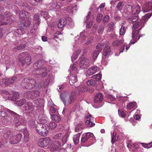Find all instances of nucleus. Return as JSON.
Wrapping results in <instances>:
<instances>
[{
	"label": "nucleus",
	"mask_w": 152,
	"mask_h": 152,
	"mask_svg": "<svg viewBox=\"0 0 152 152\" xmlns=\"http://www.w3.org/2000/svg\"><path fill=\"white\" fill-rule=\"evenodd\" d=\"M6 111L10 113L13 117L14 120L12 119L10 116H7L6 112L1 111L0 112V119L1 120L2 123L4 124L9 125L12 123L15 126H18L20 124H22L23 120L20 118V115L9 109Z\"/></svg>",
	"instance_id": "1"
},
{
	"label": "nucleus",
	"mask_w": 152,
	"mask_h": 152,
	"mask_svg": "<svg viewBox=\"0 0 152 152\" xmlns=\"http://www.w3.org/2000/svg\"><path fill=\"white\" fill-rule=\"evenodd\" d=\"M3 134L4 137L6 139H9L10 143L13 144H17L23 139L21 134L18 133L14 135L12 131L9 129L4 130Z\"/></svg>",
	"instance_id": "2"
},
{
	"label": "nucleus",
	"mask_w": 152,
	"mask_h": 152,
	"mask_svg": "<svg viewBox=\"0 0 152 152\" xmlns=\"http://www.w3.org/2000/svg\"><path fill=\"white\" fill-rule=\"evenodd\" d=\"M18 63L22 65L26 64L29 65L31 63V58L30 55L27 52H23L19 54L18 56Z\"/></svg>",
	"instance_id": "3"
},
{
	"label": "nucleus",
	"mask_w": 152,
	"mask_h": 152,
	"mask_svg": "<svg viewBox=\"0 0 152 152\" xmlns=\"http://www.w3.org/2000/svg\"><path fill=\"white\" fill-rule=\"evenodd\" d=\"M49 130L48 126L46 124H38L37 126L36 127V132L40 135L44 137L47 136Z\"/></svg>",
	"instance_id": "4"
},
{
	"label": "nucleus",
	"mask_w": 152,
	"mask_h": 152,
	"mask_svg": "<svg viewBox=\"0 0 152 152\" xmlns=\"http://www.w3.org/2000/svg\"><path fill=\"white\" fill-rule=\"evenodd\" d=\"M90 141L91 145L95 142L96 140L94 134L91 132H88L83 134L82 136L81 142L83 143H87Z\"/></svg>",
	"instance_id": "5"
},
{
	"label": "nucleus",
	"mask_w": 152,
	"mask_h": 152,
	"mask_svg": "<svg viewBox=\"0 0 152 152\" xmlns=\"http://www.w3.org/2000/svg\"><path fill=\"white\" fill-rule=\"evenodd\" d=\"M36 81L32 78H25L22 83V85L26 88L31 89L36 86Z\"/></svg>",
	"instance_id": "6"
},
{
	"label": "nucleus",
	"mask_w": 152,
	"mask_h": 152,
	"mask_svg": "<svg viewBox=\"0 0 152 152\" xmlns=\"http://www.w3.org/2000/svg\"><path fill=\"white\" fill-rule=\"evenodd\" d=\"M52 142V139L49 137H47L39 139L37 142V145L41 147H47L48 149V147Z\"/></svg>",
	"instance_id": "7"
},
{
	"label": "nucleus",
	"mask_w": 152,
	"mask_h": 152,
	"mask_svg": "<svg viewBox=\"0 0 152 152\" xmlns=\"http://www.w3.org/2000/svg\"><path fill=\"white\" fill-rule=\"evenodd\" d=\"M60 98L64 105L72 103L76 98V96H60Z\"/></svg>",
	"instance_id": "8"
},
{
	"label": "nucleus",
	"mask_w": 152,
	"mask_h": 152,
	"mask_svg": "<svg viewBox=\"0 0 152 152\" xmlns=\"http://www.w3.org/2000/svg\"><path fill=\"white\" fill-rule=\"evenodd\" d=\"M61 145L59 142L56 141L53 142L52 140V142L48 147V149L51 152L56 151L60 149Z\"/></svg>",
	"instance_id": "9"
},
{
	"label": "nucleus",
	"mask_w": 152,
	"mask_h": 152,
	"mask_svg": "<svg viewBox=\"0 0 152 152\" xmlns=\"http://www.w3.org/2000/svg\"><path fill=\"white\" fill-rule=\"evenodd\" d=\"M17 79L16 77H13L11 78H7L6 79H2L0 80V85L7 86L13 83Z\"/></svg>",
	"instance_id": "10"
},
{
	"label": "nucleus",
	"mask_w": 152,
	"mask_h": 152,
	"mask_svg": "<svg viewBox=\"0 0 152 152\" xmlns=\"http://www.w3.org/2000/svg\"><path fill=\"white\" fill-rule=\"evenodd\" d=\"M85 118L86 120V124L88 127H91L95 126V124L94 122V118L91 114H88L86 115Z\"/></svg>",
	"instance_id": "11"
},
{
	"label": "nucleus",
	"mask_w": 152,
	"mask_h": 152,
	"mask_svg": "<svg viewBox=\"0 0 152 152\" xmlns=\"http://www.w3.org/2000/svg\"><path fill=\"white\" fill-rule=\"evenodd\" d=\"M44 61L43 60H39L34 64L33 67L34 69L36 70V74H38L39 71L43 69V67H45L43 66Z\"/></svg>",
	"instance_id": "12"
},
{
	"label": "nucleus",
	"mask_w": 152,
	"mask_h": 152,
	"mask_svg": "<svg viewBox=\"0 0 152 152\" xmlns=\"http://www.w3.org/2000/svg\"><path fill=\"white\" fill-rule=\"evenodd\" d=\"M34 108V107L32 104L30 102H27L24 106L23 110H25L26 113L29 114L32 113Z\"/></svg>",
	"instance_id": "13"
},
{
	"label": "nucleus",
	"mask_w": 152,
	"mask_h": 152,
	"mask_svg": "<svg viewBox=\"0 0 152 152\" xmlns=\"http://www.w3.org/2000/svg\"><path fill=\"white\" fill-rule=\"evenodd\" d=\"M90 61L87 58H84L80 60L79 65L82 69H86L88 67L90 64Z\"/></svg>",
	"instance_id": "14"
},
{
	"label": "nucleus",
	"mask_w": 152,
	"mask_h": 152,
	"mask_svg": "<svg viewBox=\"0 0 152 152\" xmlns=\"http://www.w3.org/2000/svg\"><path fill=\"white\" fill-rule=\"evenodd\" d=\"M141 29V28L139 29L138 31L134 30H132V37L133 40H131L130 42L129 45L131 44H134L137 40H138L140 37L142 36H140L137 39V35L138 34L139 31Z\"/></svg>",
	"instance_id": "15"
},
{
	"label": "nucleus",
	"mask_w": 152,
	"mask_h": 152,
	"mask_svg": "<svg viewBox=\"0 0 152 152\" xmlns=\"http://www.w3.org/2000/svg\"><path fill=\"white\" fill-rule=\"evenodd\" d=\"M152 15V12L151 13H147L143 17V18L140 20V26H141V28H142L144 26L145 23L148 20V19Z\"/></svg>",
	"instance_id": "16"
},
{
	"label": "nucleus",
	"mask_w": 152,
	"mask_h": 152,
	"mask_svg": "<svg viewBox=\"0 0 152 152\" xmlns=\"http://www.w3.org/2000/svg\"><path fill=\"white\" fill-rule=\"evenodd\" d=\"M110 54V47L108 46H106L104 48L102 55V61L105 60L106 57H108Z\"/></svg>",
	"instance_id": "17"
},
{
	"label": "nucleus",
	"mask_w": 152,
	"mask_h": 152,
	"mask_svg": "<svg viewBox=\"0 0 152 152\" xmlns=\"http://www.w3.org/2000/svg\"><path fill=\"white\" fill-rule=\"evenodd\" d=\"M49 5L50 6L51 5V7L52 8H51V9H54L56 10H58L63 6V3L60 1L57 2L56 3L54 2H52L50 3L48 6Z\"/></svg>",
	"instance_id": "18"
},
{
	"label": "nucleus",
	"mask_w": 152,
	"mask_h": 152,
	"mask_svg": "<svg viewBox=\"0 0 152 152\" xmlns=\"http://www.w3.org/2000/svg\"><path fill=\"white\" fill-rule=\"evenodd\" d=\"M23 31V28H20L17 29L16 31H14L10 33L9 35L12 37H18L19 35L23 34L24 33Z\"/></svg>",
	"instance_id": "19"
},
{
	"label": "nucleus",
	"mask_w": 152,
	"mask_h": 152,
	"mask_svg": "<svg viewBox=\"0 0 152 152\" xmlns=\"http://www.w3.org/2000/svg\"><path fill=\"white\" fill-rule=\"evenodd\" d=\"M133 4L129 3L126 4L124 7V12L127 15L129 14L132 15V12Z\"/></svg>",
	"instance_id": "20"
},
{
	"label": "nucleus",
	"mask_w": 152,
	"mask_h": 152,
	"mask_svg": "<svg viewBox=\"0 0 152 152\" xmlns=\"http://www.w3.org/2000/svg\"><path fill=\"white\" fill-rule=\"evenodd\" d=\"M77 10V6H70L67 7L66 11L69 13L73 14H75Z\"/></svg>",
	"instance_id": "21"
},
{
	"label": "nucleus",
	"mask_w": 152,
	"mask_h": 152,
	"mask_svg": "<svg viewBox=\"0 0 152 152\" xmlns=\"http://www.w3.org/2000/svg\"><path fill=\"white\" fill-rule=\"evenodd\" d=\"M132 15H135L138 14L140 11V8L137 5H134L132 7Z\"/></svg>",
	"instance_id": "22"
},
{
	"label": "nucleus",
	"mask_w": 152,
	"mask_h": 152,
	"mask_svg": "<svg viewBox=\"0 0 152 152\" xmlns=\"http://www.w3.org/2000/svg\"><path fill=\"white\" fill-rule=\"evenodd\" d=\"M69 82L71 84L77 82L78 80L77 76L76 75H72L69 77Z\"/></svg>",
	"instance_id": "23"
},
{
	"label": "nucleus",
	"mask_w": 152,
	"mask_h": 152,
	"mask_svg": "<svg viewBox=\"0 0 152 152\" xmlns=\"http://www.w3.org/2000/svg\"><path fill=\"white\" fill-rule=\"evenodd\" d=\"M19 96H4L3 98L6 100H9L12 101H16L19 98Z\"/></svg>",
	"instance_id": "24"
},
{
	"label": "nucleus",
	"mask_w": 152,
	"mask_h": 152,
	"mask_svg": "<svg viewBox=\"0 0 152 152\" xmlns=\"http://www.w3.org/2000/svg\"><path fill=\"white\" fill-rule=\"evenodd\" d=\"M97 67L96 66H93L89 68L87 72V75L88 76H90L95 73L97 71Z\"/></svg>",
	"instance_id": "25"
},
{
	"label": "nucleus",
	"mask_w": 152,
	"mask_h": 152,
	"mask_svg": "<svg viewBox=\"0 0 152 152\" xmlns=\"http://www.w3.org/2000/svg\"><path fill=\"white\" fill-rule=\"evenodd\" d=\"M111 142L112 143H113L117 141L118 139V138L117 135L116 134V132L115 130H114L113 132H111Z\"/></svg>",
	"instance_id": "26"
},
{
	"label": "nucleus",
	"mask_w": 152,
	"mask_h": 152,
	"mask_svg": "<svg viewBox=\"0 0 152 152\" xmlns=\"http://www.w3.org/2000/svg\"><path fill=\"white\" fill-rule=\"evenodd\" d=\"M67 22L65 18L61 19L58 24V26L59 28H62L66 24Z\"/></svg>",
	"instance_id": "27"
},
{
	"label": "nucleus",
	"mask_w": 152,
	"mask_h": 152,
	"mask_svg": "<svg viewBox=\"0 0 152 152\" xmlns=\"http://www.w3.org/2000/svg\"><path fill=\"white\" fill-rule=\"evenodd\" d=\"M137 107V104L135 102H132L129 103L126 106V109L129 110L133 108L135 109Z\"/></svg>",
	"instance_id": "28"
},
{
	"label": "nucleus",
	"mask_w": 152,
	"mask_h": 152,
	"mask_svg": "<svg viewBox=\"0 0 152 152\" xmlns=\"http://www.w3.org/2000/svg\"><path fill=\"white\" fill-rule=\"evenodd\" d=\"M28 13L24 10H22L20 12L19 14V17L20 19L22 20H24L28 15Z\"/></svg>",
	"instance_id": "29"
},
{
	"label": "nucleus",
	"mask_w": 152,
	"mask_h": 152,
	"mask_svg": "<svg viewBox=\"0 0 152 152\" xmlns=\"http://www.w3.org/2000/svg\"><path fill=\"white\" fill-rule=\"evenodd\" d=\"M114 23L113 22L109 23L107 26V32L113 31L114 30Z\"/></svg>",
	"instance_id": "30"
},
{
	"label": "nucleus",
	"mask_w": 152,
	"mask_h": 152,
	"mask_svg": "<svg viewBox=\"0 0 152 152\" xmlns=\"http://www.w3.org/2000/svg\"><path fill=\"white\" fill-rule=\"evenodd\" d=\"M77 68L76 64H73L71 67H70L69 70L71 73H78Z\"/></svg>",
	"instance_id": "31"
},
{
	"label": "nucleus",
	"mask_w": 152,
	"mask_h": 152,
	"mask_svg": "<svg viewBox=\"0 0 152 152\" xmlns=\"http://www.w3.org/2000/svg\"><path fill=\"white\" fill-rule=\"evenodd\" d=\"M43 69H42L40 71H39V73L37 75H41L43 77H45L46 75L47 74L46 72L47 68L45 67H43Z\"/></svg>",
	"instance_id": "32"
},
{
	"label": "nucleus",
	"mask_w": 152,
	"mask_h": 152,
	"mask_svg": "<svg viewBox=\"0 0 152 152\" xmlns=\"http://www.w3.org/2000/svg\"><path fill=\"white\" fill-rule=\"evenodd\" d=\"M40 92L38 91H28L26 92L24 94L25 95H39Z\"/></svg>",
	"instance_id": "33"
},
{
	"label": "nucleus",
	"mask_w": 152,
	"mask_h": 152,
	"mask_svg": "<svg viewBox=\"0 0 152 152\" xmlns=\"http://www.w3.org/2000/svg\"><path fill=\"white\" fill-rule=\"evenodd\" d=\"M23 134L24 137V140L26 141H28L29 134L27 129H25L23 130Z\"/></svg>",
	"instance_id": "34"
},
{
	"label": "nucleus",
	"mask_w": 152,
	"mask_h": 152,
	"mask_svg": "<svg viewBox=\"0 0 152 152\" xmlns=\"http://www.w3.org/2000/svg\"><path fill=\"white\" fill-rule=\"evenodd\" d=\"M81 135L80 133H78L75 135L73 138V140L75 144H76L79 143V138Z\"/></svg>",
	"instance_id": "35"
},
{
	"label": "nucleus",
	"mask_w": 152,
	"mask_h": 152,
	"mask_svg": "<svg viewBox=\"0 0 152 152\" xmlns=\"http://www.w3.org/2000/svg\"><path fill=\"white\" fill-rule=\"evenodd\" d=\"M52 119L56 122H58L61 120L60 117L55 114H52L51 115Z\"/></svg>",
	"instance_id": "36"
},
{
	"label": "nucleus",
	"mask_w": 152,
	"mask_h": 152,
	"mask_svg": "<svg viewBox=\"0 0 152 152\" xmlns=\"http://www.w3.org/2000/svg\"><path fill=\"white\" fill-rule=\"evenodd\" d=\"M62 35L61 33L58 31L56 32L54 34V39H55L56 41H58L59 40H60L59 38V36H62Z\"/></svg>",
	"instance_id": "37"
},
{
	"label": "nucleus",
	"mask_w": 152,
	"mask_h": 152,
	"mask_svg": "<svg viewBox=\"0 0 152 152\" xmlns=\"http://www.w3.org/2000/svg\"><path fill=\"white\" fill-rule=\"evenodd\" d=\"M28 124L30 127L31 128L35 127V128L38 125V124H36L35 121L33 119L30 120L28 122Z\"/></svg>",
	"instance_id": "38"
},
{
	"label": "nucleus",
	"mask_w": 152,
	"mask_h": 152,
	"mask_svg": "<svg viewBox=\"0 0 152 152\" xmlns=\"http://www.w3.org/2000/svg\"><path fill=\"white\" fill-rule=\"evenodd\" d=\"M103 99L102 96H95L94 98V101L95 103L101 102Z\"/></svg>",
	"instance_id": "39"
},
{
	"label": "nucleus",
	"mask_w": 152,
	"mask_h": 152,
	"mask_svg": "<svg viewBox=\"0 0 152 152\" xmlns=\"http://www.w3.org/2000/svg\"><path fill=\"white\" fill-rule=\"evenodd\" d=\"M138 18V17L137 15H134L129 18V21L130 23H133L134 22L136 21Z\"/></svg>",
	"instance_id": "40"
},
{
	"label": "nucleus",
	"mask_w": 152,
	"mask_h": 152,
	"mask_svg": "<svg viewBox=\"0 0 152 152\" xmlns=\"http://www.w3.org/2000/svg\"><path fill=\"white\" fill-rule=\"evenodd\" d=\"M80 39L81 40V42L83 43L85 40L86 39V37L85 33L84 32H80Z\"/></svg>",
	"instance_id": "41"
},
{
	"label": "nucleus",
	"mask_w": 152,
	"mask_h": 152,
	"mask_svg": "<svg viewBox=\"0 0 152 152\" xmlns=\"http://www.w3.org/2000/svg\"><path fill=\"white\" fill-rule=\"evenodd\" d=\"M126 29L123 25H121V27L119 30V34L120 36H123L125 34Z\"/></svg>",
	"instance_id": "42"
},
{
	"label": "nucleus",
	"mask_w": 152,
	"mask_h": 152,
	"mask_svg": "<svg viewBox=\"0 0 152 152\" xmlns=\"http://www.w3.org/2000/svg\"><path fill=\"white\" fill-rule=\"evenodd\" d=\"M39 14H35L34 15L33 19L35 21L36 23L39 24L40 21V18H39Z\"/></svg>",
	"instance_id": "43"
},
{
	"label": "nucleus",
	"mask_w": 152,
	"mask_h": 152,
	"mask_svg": "<svg viewBox=\"0 0 152 152\" xmlns=\"http://www.w3.org/2000/svg\"><path fill=\"white\" fill-rule=\"evenodd\" d=\"M124 40L123 39L119 40H116L113 42L112 44L113 46H118L120 45L121 43H122Z\"/></svg>",
	"instance_id": "44"
},
{
	"label": "nucleus",
	"mask_w": 152,
	"mask_h": 152,
	"mask_svg": "<svg viewBox=\"0 0 152 152\" xmlns=\"http://www.w3.org/2000/svg\"><path fill=\"white\" fill-rule=\"evenodd\" d=\"M70 133V132H67L63 137L62 139V141L64 144L66 142L67 138L68 137Z\"/></svg>",
	"instance_id": "45"
},
{
	"label": "nucleus",
	"mask_w": 152,
	"mask_h": 152,
	"mask_svg": "<svg viewBox=\"0 0 152 152\" xmlns=\"http://www.w3.org/2000/svg\"><path fill=\"white\" fill-rule=\"evenodd\" d=\"M96 83V81L94 79H91V80H89L86 82L88 85L91 86H94Z\"/></svg>",
	"instance_id": "46"
},
{
	"label": "nucleus",
	"mask_w": 152,
	"mask_h": 152,
	"mask_svg": "<svg viewBox=\"0 0 152 152\" xmlns=\"http://www.w3.org/2000/svg\"><path fill=\"white\" fill-rule=\"evenodd\" d=\"M26 100L25 99H22L19 100L16 102V104L19 106H21L24 104L26 102Z\"/></svg>",
	"instance_id": "47"
},
{
	"label": "nucleus",
	"mask_w": 152,
	"mask_h": 152,
	"mask_svg": "<svg viewBox=\"0 0 152 152\" xmlns=\"http://www.w3.org/2000/svg\"><path fill=\"white\" fill-rule=\"evenodd\" d=\"M4 19V17L1 14H0V26L1 25H5L7 24V23L3 21Z\"/></svg>",
	"instance_id": "48"
},
{
	"label": "nucleus",
	"mask_w": 152,
	"mask_h": 152,
	"mask_svg": "<svg viewBox=\"0 0 152 152\" xmlns=\"http://www.w3.org/2000/svg\"><path fill=\"white\" fill-rule=\"evenodd\" d=\"M102 75L100 74H97L92 76V78L95 79L96 81H98L101 79Z\"/></svg>",
	"instance_id": "49"
},
{
	"label": "nucleus",
	"mask_w": 152,
	"mask_h": 152,
	"mask_svg": "<svg viewBox=\"0 0 152 152\" xmlns=\"http://www.w3.org/2000/svg\"><path fill=\"white\" fill-rule=\"evenodd\" d=\"M99 54V51L97 50H95L93 52L92 57L94 59V61H95V59L96 58Z\"/></svg>",
	"instance_id": "50"
},
{
	"label": "nucleus",
	"mask_w": 152,
	"mask_h": 152,
	"mask_svg": "<svg viewBox=\"0 0 152 152\" xmlns=\"http://www.w3.org/2000/svg\"><path fill=\"white\" fill-rule=\"evenodd\" d=\"M124 2L123 1L119 2L117 5L116 7L118 10L120 11L122 9L123 6Z\"/></svg>",
	"instance_id": "51"
},
{
	"label": "nucleus",
	"mask_w": 152,
	"mask_h": 152,
	"mask_svg": "<svg viewBox=\"0 0 152 152\" xmlns=\"http://www.w3.org/2000/svg\"><path fill=\"white\" fill-rule=\"evenodd\" d=\"M56 126V124L53 122H51L49 124L48 127L49 129L50 128L51 129H54Z\"/></svg>",
	"instance_id": "52"
},
{
	"label": "nucleus",
	"mask_w": 152,
	"mask_h": 152,
	"mask_svg": "<svg viewBox=\"0 0 152 152\" xmlns=\"http://www.w3.org/2000/svg\"><path fill=\"white\" fill-rule=\"evenodd\" d=\"M25 45L24 44H22L18 46L17 47V48H14L13 50L14 51H15L16 49L18 50H21L22 49L25 48Z\"/></svg>",
	"instance_id": "53"
},
{
	"label": "nucleus",
	"mask_w": 152,
	"mask_h": 152,
	"mask_svg": "<svg viewBox=\"0 0 152 152\" xmlns=\"http://www.w3.org/2000/svg\"><path fill=\"white\" fill-rule=\"evenodd\" d=\"M80 53V51H78L77 52H75L73 53L72 56L71 57L72 61L73 59H75L77 58L78 54Z\"/></svg>",
	"instance_id": "54"
},
{
	"label": "nucleus",
	"mask_w": 152,
	"mask_h": 152,
	"mask_svg": "<svg viewBox=\"0 0 152 152\" xmlns=\"http://www.w3.org/2000/svg\"><path fill=\"white\" fill-rule=\"evenodd\" d=\"M34 104H36L38 106L40 104H41L43 102L42 100L40 99H37L33 101Z\"/></svg>",
	"instance_id": "55"
},
{
	"label": "nucleus",
	"mask_w": 152,
	"mask_h": 152,
	"mask_svg": "<svg viewBox=\"0 0 152 152\" xmlns=\"http://www.w3.org/2000/svg\"><path fill=\"white\" fill-rule=\"evenodd\" d=\"M74 26V24L73 21L72 19L70 20V21L68 23V28H72Z\"/></svg>",
	"instance_id": "56"
},
{
	"label": "nucleus",
	"mask_w": 152,
	"mask_h": 152,
	"mask_svg": "<svg viewBox=\"0 0 152 152\" xmlns=\"http://www.w3.org/2000/svg\"><path fill=\"white\" fill-rule=\"evenodd\" d=\"M118 115L120 116L123 118L124 117H125V114L123 110H120L119 109H118Z\"/></svg>",
	"instance_id": "57"
},
{
	"label": "nucleus",
	"mask_w": 152,
	"mask_h": 152,
	"mask_svg": "<svg viewBox=\"0 0 152 152\" xmlns=\"http://www.w3.org/2000/svg\"><path fill=\"white\" fill-rule=\"evenodd\" d=\"M140 26V23L137 22L133 25L132 30H136Z\"/></svg>",
	"instance_id": "58"
},
{
	"label": "nucleus",
	"mask_w": 152,
	"mask_h": 152,
	"mask_svg": "<svg viewBox=\"0 0 152 152\" xmlns=\"http://www.w3.org/2000/svg\"><path fill=\"white\" fill-rule=\"evenodd\" d=\"M102 15L101 14H99L97 15L96 18V21L99 23L102 19Z\"/></svg>",
	"instance_id": "59"
},
{
	"label": "nucleus",
	"mask_w": 152,
	"mask_h": 152,
	"mask_svg": "<svg viewBox=\"0 0 152 152\" xmlns=\"http://www.w3.org/2000/svg\"><path fill=\"white\" fill-rule=\"evenodd\" d=\"M109 20V17L108 15H106L104 16L102 19V21L104 23H107Z\"/></svg>",
	"instance_id": "60"
},
{
	"label": "nucleus",
	"mask_w": 152,
	"mask_h": 152,
	"mask_svg": "<svg viewBox=\"0 0 152 152\" xmlns=\"http://www.w3.org/2000/svg\"><path fill=\"white\" fill-rule=\"evenodd\" d=\"M10 93L7 91L4 90H0V94L8 95Z\"/></svg>",
	"instance_id": "61"
},
{
	"label": "nucleus",
	"mask_w": 152,
	"mask_h": 152,
	"mask_svg": "<svg viewBox=\"0 0 152 152\" xmlns=\"http://www.w3.org/2000/svg\"><path fill=\"white\" fill-rule=\"evenodd\" d=\"M62 136V134L59 133L53 137V138L55 139H61Z\"/></svg>",
	"instance_id": "62"
},
{
	"label": "nucleus",
	"mask_w": 152,
	"mask_h": 152,
	"mask_svg": "<svg viewBox=\"0 0 152 152\" xmlns=\"http://www.w3.org/2000/svg\"><path fill=\"white\" fill-rule=\"evenodd\" d=\"M40 14L42 16L45 18L48 15L47 12L44 11H42Z\"/></svg>",
	"instance_id": "63"
},
{
	"label": "nucleus",
	"mask_w": 152,
	"mask_h": 152,
	"mask_svg": "<svg viewBox=\"0 0 152 152\" xmlns=\"http://www.w3.org/2000/svg\"><path fill=\"white\" fill-rule=\"evenodd\" d=\"M57 111V109L54 107V106H51L50 108V112L52 113H55Z\"/></svg>",
	"instance_id": "64"
}]
</instances>
